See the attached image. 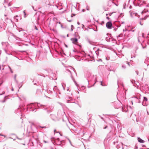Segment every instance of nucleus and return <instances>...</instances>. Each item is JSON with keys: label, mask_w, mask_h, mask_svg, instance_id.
Masks as SVG:
<instances>
[{"label": "nucleus", "mask_w": 149, "mask_h": 149, "mask_svg": "<svg viewBox=\"0 0 149 149\" xmlns=\"http://www.w3.org/2000/svg\"><path fill=\"white\" fill-rule=\"evenodd\" d=\"M107 18L108 19H109V17H107Z\"/></svg>", "instance_id": "603ef678"}, {"label": "nucleus", "mask_w": 149, "mask_h": 149, "mask_svg": "<svg viewBox=\"0 0 149 149\" xmlns=\"http://www.w3.org/2000/svg\"><path fill=\"white\" fill-rule=\"evenodd\" d=\"M77 51V50H76V49L74 50H73V51L74 52H76Z\"/></svg>", "instance_id": "ea45409f"}, {"label": "nucleus", "mask_w": 149, "mask_h": 149, "mask_svg": "<svg viewBox=\"0 0 149 149\" xmlns=\"http://www.w3.org/2000/svg\"><path fill=\"white\" fill-rule=\"evenodd\" d=\"M77 23V24L79 25V24H80V23H79V22H78Z\"/></svg>", "instance_id": "09e8293b"}, {"label": "nucleus", "mask_w": 149, "mask_h": 149, "mask_svg": "<svg viewBox=\"0 0 149 149\" xmlns=\"http://www.w3.org/2000/svg\"><path fill=\"white\" fill-rule=\"evenodd\" d=\"M116 147L118 149H123V144L121 142L119 143L117 145Z\"/></svg>", "instance_id": "423d86ee"}, {"label": "nucleus", "mask_w": 149, "mask_h": 149, "mask_svg": "<svg viewBox=\"0 0 149 149\" xmlns=\"http://www.w3.org/2000/svg\"><path fill=\"white\" fill-rule=\"evenodd\" d=\"M68 21L69 22H71L72 21V20H68Z\"/></svg>", "instance_id": "8fccbe9b"}, {"label": "nucleus", "mask_w": 149, "mask_h": 149, "mask_svg": "<svg viewBox=\"0 0 149 149\" xmlns=\"http://www.w3.org/2000/svg\"><path fill=\"white\" fill-rule=\"evenodd\" d=\"M123 36V35L122 34H120L118 36H117V37L118 38V40H121V39L119 38L122 37Z\"/></svg>", "instance_id": "dca6fc26"}, {"label": "nucleus", "mask_w": 149, "mask_h": 149, "mask_svg": "<svg viewBox=\"0 0 149 149\" xmlns=\"http://www.w3.org/2000/svg\"><path fill=\"white\" fill-rule=\"evenodd\" d=\"M36 104V103H31L29 105V106H30V105L32 104V105H34L35 104Z\"/></svg>", "instance_id": "c756f323"}, {"label": "nucleus", "mask_w": 149, "mask_h": 149, "mask_svg": "<svg viewBox=\"0 0 149 149\" xmlns=\"http://www.w3.org/2000/svg\"><path fill=\"white\" fill-rule=\"evenodd\" d=\"M74 27L72 25H71V31H72L73 30V29Z\"/></svg>", "instance_id": "4be33fe9"}, {"label": "nucleus", "mask_w": 149, "mask_h": 149, "mask_svg": "<svg viewBox=\"0 0 149 149\" xmlns=\"http://www.w3.org/2000/svg\"><path fill=\"white\" fill-rule=\"evenodd\" d=\"M10 139H12V138H11V137H10Z\"/></svg>", "instance_id": "338daca9"}, {"label": "nucleus", "mask_w": 149, "mask_h": 149, "mask_svg": "<svg viewBox=\"0 0 149 149\" xmlns=\"http://www.w3.org/2000/svg\"><path fill=\"white\" fill-rule=\"evenodd\" d=\"M0 136H4V137H6V136H5V135H2V134H0Z\"/></svg>", "instance_id": "7c9ffc66"}, {"label": "nucleus", "mask_w": 149, "mask_h": 149, "mask_svg": "<svg viewBox=\"0 0 149 149\" xmlns=\"http://www.w3.org/2000/svg\"><path fill=\"white\" fill-rule=\"evenodd\" d=\"M56 86H55L54 88H53V90H54V89H56Z\"/></svg>", "instance_id": "79ce46f5"}, {"label": "nucleus", "mask_w": 149, "mask_h": 149, "mask_svg": "<svg viewBox=\"0 0 149 149\" xmlns=\"http://www.w3.org/2000/svg\"><path fill=\"white\" fill-rule=\"evenodd\" d=\"M131 82H132V83L133 84H134V83H135V81L134 80H131Z\"/></svg>", "instance_id": "a878e982"}, {"label": "nucleus", "mask_w": 149, "mask_h": 149, "mask_svg": "<svg viewBox=\"0 0 149 149\" xmlns=\"http://www.w3.org/2000/svg\"><path fill=\"white\" fill-rule=\"evenodd\" d=\"M141 95L139 94L138 96H136L133 97L134 100H136V102L140 103H141V101L140 99H141Z\"/></svg>", "instance_id": "39448f33"}, {"label": "nucleus", "mask_w": 149, "mask_h": 149, "mask_svg": "<svg viewBox=\"0 0 149 149\" xmlns=\"http://www.w3.org/2000/svg\"><path fill=\"white\" fill-rule=\"evenodd\" d=\"M128 30L127 29H125L123 30V31H127Z\"/></svg>", "instance_id": "c85d7f7f"}, {"label": "nucleus", "mask_w": 149, "mask_h": 149, "mask_svg": "<svg viewBox=\"0 0 149 149\" xmlns=\"http://www.w3.org/2000/svg\"><path fill=\"white\" fill-rule=\"evenodd\" d=\"M42 127V128H45V127Z\"/></svg>", "instance_id": "a18cd8bd"}, {"label": "nucleus", "mask_w": 149, "mask_h": 149, "mask_svg": "<svg viewBox=\"0 0 149 149\" xmlns=\"http://www.w3.org/2000/svg\"><path fill=\"white\" fill-rule=\"evenodd\" d=\"M62 86H63V88H64H64L63 87V84H62Z\"/></svg>", "instance_id": "864d4df0"}, {"label": "nucleus", "mask_w": 149, "mask_h": 149, "mask_svg": "<svg viewBox=\"0 0 149 149\" xmlns=\"http://www.w3.org/2000/svg\"><path fill=\"white\" fill-rule=\"evenodd\" d=\"M14 18L15 19V21L18 22V16H16L14 17Z\"/></svg>", "instance_id": "f3484780"}, {"label": "nucleus", "mask_w": 149, "mask_h": 149, "mask_svg": "<svg viewBox=\"0 0 149 149\" xmlns=\"http://www.w3.org/2000/svg\"><path fill=\"white\" fill-rule=\"evenodd\" d=\"M98 61H102V59H99Z\"/></svg>", "instance_id": "a19ab883"}, {"label": "nucleus", "mask_w": 149, "mask_h": 149, "mask_svg": "<svg viewBox=\"0 0 149 149\" xmlns=\"http://www.w3.org/2000/svg\"><path fill=\"white\" fill-rule=\"evenodd\" d=\"M145 13L146 14V15H145V17H148L149 16V6H147L146 8L142 11V14L143 15Z\"/></svg>", "instance_id": "f03ea898"}, {"label": "nucleus", "mask_w": 149, "mask_h": 149, "mask_svg": "<svg viewBox=\"0 0 149 149\" xmlns=\"http://www.w3.org/2000/svg\"><path fill=\"white\" fill-rule=\"evenodd\" d=\"M108 15V14H106V16H107Z\"/></svg>", "instance_id": "13d9d810"}, {"label": "nucleus", "mask_w": 149, "mask_h": 149, "mask_svg": "<svg viewBox=\"0 0 149 149\" xmlns=\"http://www.w3.org/2000/svg\"><path fill=\"white\" fill-rule=\"evenodd\" d=\"M5 93V91H3V93L2 94H0V95H2V94H4Z\"/></svg>", "instance_id": "473e14b6"}, {"label": "nucleus", "mask_w": 149, "mask_h": 149, "mask_svg": "<svg viewBox=\"0 0 149 149\" xmlns=\"http://www.w3.org/2000/svg\"><path fill=\"white\" fill-rule=\"evenodd\" d=\"M23 12V13H24V17H26V13H25V10H24Z\"/></svg>", "instance_id": "412c9836"}, {"label": "nucleus", "mask_w": 149, "mask_h": 149, "mask_svg": "<svg viewBox=\"0 0 149 149\" xmlns=\"http://www.w3.org/2000/svg\"><path fill=\"white\" fill-rule=\"evenodd\" d=\"M12 91H13V88H12Z\"/></svg>", "instance_id": "4d7b16f0"}, {"label": "nucleus", "mask_w": 149, "mask_h": 149, "mask_svg": "<svg viewBox=\"0 0 149 149\" xmlns=\"http://www.w3.org/2000/svg\"><path fill=\"white\" fill-rule=\"evenodd\" d=\"M106 40L107 42H110L111 41V38L106 37Z\"/></svg>", "instance_id": "a211bd4d"}, {"label": "nucleus", "mask_w": 149, "mask_h": 149, "mask_svg": "<svg viewBox=\"0 0 149 149\" xmlns=\"http://www.w3.org/2000/svg\"><path fill=\"white\" fill-rule=\"evenodd\" d=\"M73 104H74L75 103L74 102H73L72 103Z\"/></svg>", "instance_id": "0e129e2a"}, {"label": "nucleus", "mask_w": 149, "mask_h": 149, "mask_svg": "<svg viewBox=\"0 0 149 149\" xmlns=\"http://www.w3.org/2000/svg\"><path fill=\"white\" fill-rule=\"evenodd\" d=\"M69 100H68L67 101V103H69Z\"/></svg>", "instance_id": "49530a36"}, {"label": "nucleus", "mask_w": 149, "mask_h": 149, "mask_svg": "<svg viewBox=\"0 0 149 149\" xmlns=\"http://www.w3.org/2000/svg\"><path fill=\"white\" fill-rule=\"evenodd\" d=\"M68 90H69V89H67V91H68Z\"/></svg>", "instance_id": "680f3d73"}, {"label": "nucleus", "mask_w": 149, "mask_h": 149, "mask_svg": "<svg viewBox=\"0 0 149 149\" xmlns=\"http://www.w3.org/2000/svg\"><path fill=\"white\" fill-rule=\"evenodd\" d=\"M123 8L125 9L126 7V3H124L123 5Z\"/></svg>", "instance_id": "b1692460"}, {"label": "nucleus", "mask_w": 149, "mask_h": 149, "mask_svg": "<svg viewBox=\"0 0 149 149\" xmlns=\"http://www.w3.org/2000/svg\"><path fill=\"white\" fill-rule=\"evenodd\" d=\"M37 105H38V107H39L40 106H41V105H40V104L39 103H37Z\"/></svg>", "instance_id": "2f4dec72"}, {"label": "nucleus", "mask_w": 149, "mask_h": 149, "mask_svg": "<svg viewBox=\"0 0 149 149\" xmlns=\"http://www.w3.org/2000/svg\"><path fill=\"white\" fill-rule=\"evenodd\" d=\"M110 2H111V3H112V1H110Z\"/></svg>", "instance_id": "69168bd1"}, {"label": "nucleus", "mask_w": 149, "mask_h": 149, "mask_svg": "<svg viewBox=\"0 0 149 149\" xmlns=\"http://www.w3.org/2000/svg\"><path fill=\"white\" fill-rule=\"evenodd\" d=\"M111 14H109V15L110 16H111Z\"/></svg>", "instance_id": "6e6d98bb"}, {"label": "nucleus", "mask_w": 149, "mask_h": 149, "mask_svg": "<svg viewBox=\"0 0 149 149\" xmlns=\"http://www.w3.org/2000/svg\"><path fill=\"white\" fill-rule=\"evenodd\" d=\"M55 131H56V130H54V132H55Z\"/></svg>", "instance_id": "bf43d9fd"}, {"label": "nucleus", "mask_w": 149, "mask_h": 149, "mask_svg": "<svg viewBox=\"0 0 149 149\" xmlns=\"http://www.w3.org/2000/svg\"><path fill=\"white\" fill-rule=\"evenodd\" d=\"M16 75L15 74L14 76V79L15 80V81L16 82H17V81L16 80Z\"/></svg>", "instance_id": "393cba45"}, {"label": "nucleus", "mask_w": 149, "mask_h": 149, "mask_svg": "<svg viewBox=\"0 0 149 149\" xmlns=\"http://www.w3.org/2000/svg\"><path fill=\"white\" fill-rule=\"evenodd\" d=\"M17 139H19L20 140H22V139H20V138H18L17 137Z\"/></svg>", "instance_id": "e433bc0d"}, {"label": "nucleus", "mask_w": 149, "mask_h": 149, "mask_svg": "<svg viewBox=\"0 0 149 149\" xmlns=\"http://www.w3.org/2000/svg\"><path fill=\"white\" fill-rule=\"evenodd\" d=\"M1 44L3 47L4 49L6 48L8 45V43L6 42H2L1 43Z\"/></svg>", "instance_id": "6e6552de"}, {"label": "nucleus", "mask_w": 149, "mask_h": 149, "mask_svg": "<svg viewBox=\"0 0 149 149\" xmlns=\"http://www.w3.org/2000/svg\"><path fill=\"white\" fill-rule=\"evenodd\" d=\"M88 42H89V43L90 44H91V45H92V42H91V41H90V40H88Z\"/></svg>", "instance_id": "cd10ccee"}, {"label": "nucleus", "mask_w": 149, "mask_h": 149, "mask_svg": "<svg viewBox=\"0 0 149 149\" xmlns=\"http://www.w3.org/2000/svg\"><path fill=\"white\" fill-rule=\"evenodd\" d=\"M122 68L123 69H125L126 68V67L125 65H123L122 66Z\"/></svg>", "instance_id": "bb28decb"}, {"label": "nucleus", "mask_w": 149, "mask_h": 149, "mask_svg": "<svg viewBox=\"0 0 149 149\" xmlns=\"http://www.w3.org/2000/svg\"><path fill=\"white\" fill-rule=\"evenodd\" d=\"M107 126H105L104 127V129H106L107 127Z\"/></svg>", "instance_id": "c03bdc74"}, {"label": "nucleus", "mask_w": 149, "mask_h": 149, "mask_svg": "<svg viewBox=\"0 0 149 149\" xmlns=\"http://www.w3.org/2000/svg\"><path fill=\"white\" fill-rule=\"evenodd\" d=\"M45 4H46L47 5H51L50 4V2H49V1H47L46 2H45Z\"/></svg>", "instance_id": "aec40b11"}, {"label": "nucleus", "mask_w": 149, "mask_h": 149, "mask_svg": "<svg viewBox=\"0 0 149 149\" xmlns=\"http://www.w3.org/2000/svg\"><path fill=\"white\" fill-rule=\"evenodd\" d=\"M103 58L105 59L107 61H108L110 60V57L108 56H103Z\"/></svg>", "instance_id": "ddd939ff"}, {"label": "nucleus", "mask_w": 149, "mask_h": 149, "mask_svg": "<svg viewBox=\"0 0 149 149\" xmlns=\"http://www.w3.org/2000/svg\"><path fill=\"white\" fill-rule=\"evenodd\" d=\"M67 36L68 37L69 36V35H68V34H67Z\"/></svg>", "instance_id": "5fc2aeb1"}, {"label": "nucleus", "mask_w": 149, "mask_h": 149, "mask_svg": "<svg viewBox=\"0 0 149 149\" xmlns=\"http://www.w3.org/2000/svg\"><path fill=\"white\" fill-rule=\"evenodd\" d=\"M8 68L10 70V71L11 72V73H13V71H12L11 68H10V67L9 66H8Z\"/></svg>", "instance_id": "5701e85b"}, {"label": "nucleus", "mask_w": 149, "mask_h": 149, "mask_svg": "<svg viewBox=\"0 0 149 149\" xmlns=\"http://www.w3.org/2000/svg\"><path fill=\"white\" fill-rule=\"evenodd\" d=\"M138 141L141 143H143L144 142V141L141 139L140 138L138 137Z\"/></svg>", "instance_id": "4468645a"}, {"label": "nucleus", "mask_w": 149, "mask_h": 149, "mask_svg": "<svg viewBox=\"0 0 149 149\" xmlns=\"http://www.w3.org/2000/svg\"><path fill=\"white\" fill-rule=\"evenodd\" d=\"M111 41L114 43H116V40L113 37H111Z\"/></svg>", "instance_id": "f8f14e48"}, {"label": "nucleus", "mask_w": 149, "mask_h": 149, "mask_svg": "<svg viewBox=\"0 0 149 149\" xmlns=\"http://www.w3.org/2000/svg\"><path fill=\"white\" fill-rule=\"evenodd\" d=\"M84 24H82V26H81V27H82V28L83 29V28H84Z\"/></svg>", "instance_id": "c9c22d12"}, {"label": "nucleus", "mask_w": 149, "mask_h": 149, "mask_svg": "<svg viewBox=\"0 0 149 149\" xmlns=\"http://www.w3.org/2000/svg\"><path fill=\"white\" fill-rule=\"evenodd\" d=\"M37 143V141L36 139H35L33 138H33L31 139L29 141V145L30 146H33L34 145V143Z\"/></svg>", "instance_id": "7ed1b4c3"}, {"label": "nucleus", "mask_w": 149, "mask_h": 149, "mask_svg": "<svg viewBox=\"0 0 149 149\" xmlns=\"http://www.w3.org/2000/svg\"><path fill=\"white\" fill-rule=\"evenodd\" d=\"M143 19H146V18H145V17H144V18Z\"/></svg>", "instance_id": "052dcab7"}, {"label": "nucleus", "mask_w": 149, "mask_h": 149, "mask_svg": "<svg viewBox=\"0 0 149 149\" xmlns=\"http://www.w3.org/2000/svg\"><path fill=\"white\" fill-rule=\"evenodd\" d=\"M132 8V6H130V9H131V8Z\"/></svg>", "instance_id": "37998d69"}, {"label": "nucleus", "mask_w": 149, "mask_h": 149, "mask_svg": "<svg viewBox=\"0 0 149 149\" xmlns=\"http://www.w3.org/2000/svg\"><path fill=\"white\" fill-rule=\"evenodd\" d=\"M43 142H44L45 143H48V141H45V140H44V141H43Z\"/></svg>", "instance_id": "72a5a7b5"}, {"label": "nucleus", "mask_w": 149, "mask_h": 149, "mask_svg": "<svg viewBox=\"0 0 149 149\" xmlns=\"http://www.w3.org/2000/svg\"><path fill=\"white\" fill-rule=\"evenodd\" d=\"M91 78H93L94 79H95V80H96V78H95V76L94 75H92L90 77H89V79L90 80H91V79H90Z\"/></svg>", "instance_id": "6ab92c4d"}, {"label": "nucleus", "mask_w": 149, "mask_h": 149, "mask_svg": "<svg viewBox=\"0 0 149 149\" xmlns=\"http://www.w3.org/2000/svg\"><path fill=\"white\" fill-rule=\"evenodd\" d=\"M66 70L70 72V74H71V78H72V80H73V81L74 82L75 81L74 79L72 76V74L71 73V72L70 71V70H72L73 71H74V68L71 66H70L69 67H68V68L66 69Z\"/></svg>", "instance_id": "20e7f679"}, {"label": "nucleus", "mask_w": 149, "mask_h": 149, "mask_svg": "<svg viewBox=\"0 0 149 149\" xmlns=\"http://www.w3.org/2000/svg\"><path fill=\"white\" fill-rule=\"evenodd\" d=\"M53 139L54 138H51V139L52 141V139Z\"/></svg>", "instance_id": "3c124183"}, {"label": "nucleus", "mask_w": 149, "mask_h": 149, "mask_svg": "<svg viewBox=\"0 0 149 149\" xmlns=\"http://www.w3.org/2000/svg\"><path fill=\"white\" fill-rule=\"evenodd\" d=\"M73 43L76 44L77 42V39L76 38H72L71 39Z\"/></svg>", "instance_id": "9d476101"}, {"label": "nucleus", "mask_w": 149, "mask_h": 149, "mask_svg": "<svg viewBox=\"0 0 149 149\" xmlns=\"http://www.w3.org/2000/svg\"><path fill=\"white\" fill-rule=\"evenodd\" d=\"M35 29L36 30H38V29H37V28L36 27V26H35Z\"/></svg>", "instance_id": "4c0bfd02"}, {"label": "nucleus", "mask_w": 149, "mask_h": 149, "mask_svg": "<svg viewBox=\"0 0 149 149\" xmlns=\"http://www.w3.org/2000/svg\"><path fill=\"white\" fill-rule=\"evenodd\" d=\"M82 11H83V12H84L85 11V10L84 9H83L82 10Z\"/></svg>", "instance_id": "de8ad7c7"}, {"label": "nucleus", "mask_w": 149, "mask_h": 149, "mask_svg": "<svg viewBox=\"0 0 149 149\" xmlns=\"http://www.w3.org/2000/svg\"><path fill=\"white\" fill-rule=\"evenodd\" d=\"M124 35H125V36L126 35H125V33L124 34Z\"/></svg>", "instance_id": "774afa93"}, {"label": "nucleus", "mask_w": 149, "mask_h": 149, "mask_svg": "<svg viewBox=\"0 0 149 149\" xmlns=\"http://www.w3.org/2000/svg\"><path fill=\"white\" fill-rule=\"evenodd\" d=\"M122 109L123 112H127L128 110L127 108L125 107L124 108L123 107H122Z\"/></svg>", "instance_id": "2eb2a0df"}, {"label": "nucleus", "mask_w": 149, "mask_h": 149, "mask_svg": "<svg viewBox=\"0 0 149 149\" xmlns=\"http://www.w3.org/2000/svg\"><path fill=\"white\" fill-rule=\"evenodd\" d=\"M148 101V99L147 97H143V100L142 103V104L143 106H147V104H146L145 102H147Z\"/></svg>", "instance_id": "1a4fd4ad"}, {"label": "nucleus", "mask_w": 149, "mask_h": 149, "mask_svg": "<svg viewBox=\"0 0 149 149\" xmlns=\"http://www.w3.org/2000/svg\"><path fill=\"white\" fill-rule=\"evenodd\" d=\"M145 1L143 0H135L134 2V4L135 6H141Z\"/></svg>", "instance_id": "f257e3e1"}, {"label": "nucleus", "mask_w": 149, "mask_h": 149, "mask_svg": "<svg viewBox=\"0 0 149 149\" xmlns=\"http://www.w3.org/2000/svg\"><path fill=\"white\" fill-rule=\"evenodd\" d=\"M144 34L143 33L142 34V36H139L138 38V41L139 42H141L140 40H141L142 38H144Z\"/></svg>", "instance_id": "9b49d317"}, {"label": "nucleus", "mask_w": 149, "mask_h": 149, "mask_svg": "<svg viewBox=\"0 0 149 149\" xmlns=\"http://www.w3.org/2000/svg\"><path fill=\"white\" fill-rule=\"evenodd\" d=\"M112 24L111 22H109L106 23V26L107 28L108 29H111L112 26Z\"/></svg>", "instance_id": "0eeeda50"}, {"label": "nucleus", "mask_w": 149, "mask_h": 149, "mask_svg": "<svg viewBox=\"0 0 149 149\" xmlns=\"http://www.w3.org/2000/svg\"><path fill=\"white\" fill-rule=\"evenodd\" d=\"M127 64H128V62H127Z\"/></svg>", "instance_id": "e2e57ef3"}, {"label": "nucleus", "mask_w": 149, "mask_h": 149, "mask_svg": "<svg viewBox=\"0 0 149 149\" xmlns=\"http://www.w3.org/2000/svg\"><path fill=\"white\" fill-rule=\"evenodd\" d=\"M136 73L137 75L138 74L139 72L137 71H136Z\"/></svg>", "instance_id": "f704fd0d"}, {"label": "nucleus", "mask_w": 149, "mask_h": 149, "mask_svg": "<svg viewBox=\"0 0 149 149\" xmlns=\"http://www.w3.org/2000/svg\"><path fill=\"white\" fill-rule=\"evenodd\" d=\"M101 83V85L102 86H104V85H103L102 84V81H100Z\"/></svg>", "instance_id": "58836bf2"}]
</instances>
